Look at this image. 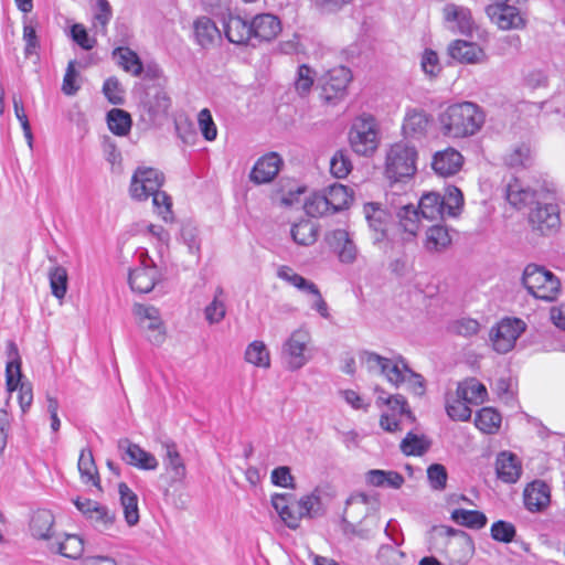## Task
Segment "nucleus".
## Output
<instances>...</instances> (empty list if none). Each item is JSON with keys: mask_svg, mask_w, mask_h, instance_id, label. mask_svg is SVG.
Listing matches in <instances>:
<instances>
[{"mask_svg": "<svg viewBox=\"0 0 565 565\" xmlns=\"http://www.w3.org/2000/svg\"><path fill=\"white\" fill-rule=\"evenodd\" d=\"M361 361L369 372L383 375L393 386L405 384L416 395L424 394V377L414 372L403 356L388 359L374 352H364Z\"/></svg>", "mask_w": 565, "mask_h": 565, "instance_id": "f257e3e1", "label": "nucleus"}, {"mask_svg": "<svg viewBox=\"0 0 565 565\" xmlns=\"http://www.w3.org/2000/svg\"><path fill=\"white\" fill-rule=\"evenodd\" d=\"M484 113L475 103L450 105L439 116L441 131L450 138H465L477 134L484 124Z\"/></svg>", "mask_w": 565, "mask_h": 565, "instance_id": "f03ea898", "label": "nucleus"}, {"mask_svg": "<svg viewBox=\"0 0 565 565\" xmlns=\"http://www.w3.org/2000/svg\"><path fill=\"white\" fill-rule=\"evenodd\" d=\"M380 126L371 114L355 117L349 130V143L359 156L371 157L380 145Z\"/></svg>", "mask_w": 565, "mask_h": 565, "instance_id": "7ed1b4c3", "label": "nucleus"}, {"mask_svg": "<svg viewBox=\"0 0 565 565\" xmlns=\"http://www.w3.org/2000/svg\"><path fill=\"white\" fill-rule=\"evenodd\" d=\"M522 285L536 299L553 301L561 291L559 279L543 266L529 264L522 275Z\"/></svg>", "mask_w": 565, "mask_h": 565, "instance_id": "20e7f679", "label": "nucleus"}, {"mask_svg": "<svg viewBox=\"0 0 565 565\" xmlns=\"http://www.w3.org/2000/svg\"><path fill=\"white\" fill-rule=\"evenodd\" d=\"M417 151L405 142L392 145L386 153L385 174L393 182L412 178L416 172Z\"/></svg>", "mask_w": 565, "mask_h": 565, "instance_id": "39448f33", "label": "nucleus"}, {"mask_svg": "<svg viewBox=\"0 0 565 565\" xmlns=\"http://www.w3.org/2000/svg\"><path fill=\"white\" fill-rule=\"evenodd\" d=\"M311 335L306 329H297L286 339L281 347V358L289 371L303 367L311 359Z\"/></svg>", "mask_w": 565, "mask_h": 565, "instance_id": "423d86ee", "label": "nucleus"}, {"mask_svg": "<svg viewBox=\"0 0 565 565\" xmlns=\"http://www.w3.org/2000/svg\"><path fill=\"white\" fill-rule=\"evenodd\" d=\"M277 277L307 295L311 301V309L316 310L322 318H330L328 303L313 281L295 273L289 266H280L277 269Z\"/></svg>", "mask_w": 565, "mask_h": 565, "instance_id": "0eeeda50", "label": "nucleus"}, {"mask_svg": "<svg viewBox=\"0 0 565 565\" xmlns=\"http://www.w3.org/2000/svg\"><path fill=\"white\" fill-rule=\"evenodd\" d=\"M140 265L130 270L128 282L135 292L148 294L160 281L161 274L146 250L139 253Z\"/></svg>", "mask_w": 565, "mask_h": 565, "instance_id": "6e6552de", "label": "nucleus"}, {"mask_svg": "<svg viewBox=\"0 0 565 565\" xmlns=\"http://www.w3.org/2000/svg\"><path fill=\"white\" fill-rule=\"evenodd\" d=\"M163 174L153 168H138L130 182V194L135 200L143 201L157 193L163 184Z\"/></svg>", "mask_w": 565, "mask_h": 565, "instance_id": "1a4fd4ad", "label": "nucleus"}, {"mask_svg": "<svg viewBox=\"0 0 565 565\" xmlns=\"http://www.w3.org/2000/svg\"><path fill=\"white\" fill-rule=\"evenodd\" d=\"M524 330L525 323L521 319H503L491 330L490 338L493 349L499 353L511 351Z\"/></svg>", "mask_w": 565, "mask_h": 565, "instance_id": "9d476101", "label": "nucleus"}, {"mask_svg": "<svg viewBox=\"0 0 565 565\" xmlns=\"http://www.w3.org/2000/svg\"><path fill=\"white\" fill-rule=\"evenodd\" d=\"M74 504L99 532L110 530L115 523V513L97 501L77 498Z\"/></svg>", "mask_w": 565, "mask_h": 565, "instance_id": "9b49d317", "label": "nucleus"}, {"mask_svg": "<svg viewBox=\"0 0 565 565\" xmlns=\"http://www.w3.org/2000/svg\"><path fill=\"white\" fill-rule=\"evenodd\" d=\"M351 81L352 73L345 66H338L328 71L321 78L322 97L327 102L342 98Z\"/></svg>", "mask_w": 565, "mask_h": 565, "instance_id": "f8f14e48", "label": "nucleus"}, {"mask_svg": "<svg viewBox=\"0 0 565 565\" xmlns=\"http://www.w3.org/2000/svg\"><path fill=\"white\" fill-rule=\"evenodd\" d=\"M120 458L128 465L141 470H156L159 466L157 458L149 451L142 449L139 445L131 443L127 438L118 441Z\"/></svg>", "mask_w": 565, "mask_h": 565, "instance_id": "ddd939ff", "label": "nucleus"}, {"mask_svg": "<svg viewBox=\"0 0 565 565\" xmlns=\"http://www.w3.org/2000/svg\"><path fill=\"white\" fill-rule=\"evenodd\" d=\"M327 242L331 249L337 254L342 264H353L359 256L352 234L344 228H338L327 235Z\"/></svg>", "mask_w": 565, "mask_h": 565, "instance_id": "4468645a", "label": "nucleus"}, {"mask_svg": "<svg viewBox=\"0 0 565 565\" xmlns=\"http://www.w3.org/2000/svg\"><path fill=\"white\" fill-rule=\"evenodd\" d=\"M533 230L543 235L554 233L561 225L558 206L555 204H540L529 215Z\"/></svg>", "mask_w": 565, "mask_h": 565, "instance_id": "2eb2a0df", "label": "nucleus"}, {"mask_svg": "<svg viewBox=\"0 0 565 565\" xmlns=\"http://www.w3.org/2000/svg\"><path fill=\"white\" fill-rule=\"evenodd\" d=\"M252 46H257L263 42H270L281 32L279 19L270 13L256 15L252 21Z\"/></svg>", "mask_w": 565, "mask_h": 565, "instance_id": "dca6fc26", "label": "nucleus"}, {"mask_svg": "<svg viewBox=\"0 0 565 565\" xmlns=\"http://www.w3.org/2000/svg\"><path fill=\"white\" fill-rule=\"evenodd\" d=\"M523 4H489L487 8L488 15L502 30L519 29L524 25L521 15V7Z\"/></svg>", "mask_w": 565, "mask_h": 565, "instance_id": "f3484780", "label": "nucleus"}, {"mask_svg": "<svg viewBox=\"0 0 565 565\" xmlns=\"http://www.w3.org/2000/svg\"><path fill=\"white\" fill-rule=\"evenodd\" d=\"M135 315L141 328L152 333L149 334L151 342L159 344L164 340V329L159 309L153 306L138 305L135 308Z\"/></svg>", "mask_w": 565, "mask_h": 565, "instance_id": "a211bd4d", "label": "nucleus"}, {"mask_svg": "<svg viewBox=\"0 0 565 565\" xmlns=\"http://www.w3.org/2000/svg\"><path fill=\"white\" fill-rule=\"evenodd\" d=\"M166 454L162 458L164 471L169 478V484L182 483L186 478L185 462L173 441L163 444Z\"/></svg>", "mask_w": 565, "mask_h": 565, "instance_id": "6ab92c4d", "label": "nucleus"}, {"mask_svg": "<svg viewBox=\"0 0 565 565\" xmlns=\"http://www.w3.org/2000/svg\"><path fill=\"white\" fill-rule=\"evenodd\" d=\"M449 55L462 64H481L488 58L484 50L477 43L455 40L448 46Z\"/></svg>", "mask_w": 565, "mask_h": 565, "instance_id": "aec40b11", "label": "nucleus"}, {"mask_svg": "<svg viewBox=\"0 0 565 565\" xmlns=\"http://www.w3.org/2000/svg\"><path fill=\"white\" fill-rule=\"evenodd\" d=\"M282 160L276 152L259 158L254 164L249 178L256 184L268 183L278 174Z\"/></svg>", "mask_w": 565, "mask_h": 565, "instance_id": "412c9836", "label": "nucleus"}, {"mask_svg": "<svg viewBox=\"0 0 565 565\" xmlns=\"http://www.w3.org/2000/svg\"><path fill=\"white\" fill-rule=\"evenodd\" d=\"M463 164V157L454 148L437 151L433 157L431 167L440 177H451L458 173Z\"/></svg>", "mask_w": 565, "mask_h": 565, "instance_id": "4be33fe9", "label": "nucleus"}, {"mask_svg": "<svg viewBox=\"0 0 565 565\" xmlns=\"http://www.w3.org/2000/svg\"><path fill=\"white\" fill-rule=\"evenodd\" d=\"M534 161L535 151L529 142L514 143L503 156L504 164L513 170L529 169Z\"/></svg>", "mask_w": 565, "mask_h": 565, "instance_id": "5701e85b", "label": "nucleus"}, {"mask_svg": "<svg viewBox=\"0 0 565 565\" xmlns=\"http://www.w3.org/2000/svg\"><path fill=\"white\" fill-rule=\"evenodd\" d=\"M524 505L531 512L543 511L551 501L550 487L542 480H535L524 489Z\"/></svg>", "mask_w": 565, "mask_h": 565, "instance_id": "b1692460", "label": "nucleus"}, {"mask_svg": "<svg viewBox=\"0 0 565 565\" xmlns=\"http://www.w3.org/2000/svg\"><path fill=\"white\" fill-rule=\"evenodd\" d=\"M224 33L227 40L234 44L252 45V22L238 15L228 17L224 23Z\"/></svg>", "mask_w": 565, "mask_h": 565, "instance_id": "393cba45", "label": "nucleus"}, {"mask_svg": "<svg viewBox=\"0 0 565 565\" xmlns=\"http://www.w3.org/2000/svg\"><path fill=\"white\" fill-rule=\"evenodd\" d=\"M444 18L450 29L462 34H468L473 29V20L468 8L448 3L444 8Z\"/></svg>", "mask_w": 565, "mask_h": 565, "instance_id": "a878e982", "label": "nucleus"}, {"mask_svg": "<svg viewBox=\"0 0 565 565\" xmlns=\"http://www.w3.org/2000/svg\"><path fill=\"white\" fill-rule=\"evenodd\" d=\"M53 526L54 515L50 510L40 509L33 512L29 524V530L32 537L36 540L49 541V543L53 542Z\"/></svg>", "mask_w": 565, "mask_h": 565, "instance_id": "bb28decb", "label": "nucleus"}, {"mask_svg": "<svg viewBox=\"0 0 565 565\" xmlns=\"http://www.w3.org/2000/svg\"><path fill=\"white\" fill-rule=\"evenodd\" d=\"M429 124L430 117L425 110L408 109L402 126L403 134L407 138H420L426 135Z\"/></svg>", "mask_w": 565, "mask_h": 565, "instance_id": "cd10ccee", "label": "nucleus"}, {"mask_svg": "<svg viewBox=\"0 0 565 565\" xmlns=\"http://www.w3.org/2000/svg\"><path fill=\"white\" fill-rule=\"evenodd\" d=\"M495 470L500 480L507 483H514L521 477L522 467L514 454L502 451L497 457Z\"/></svg>", "mask_w": 565, "mask_h": 565, "instance_id": "c85d7f7f", "label": "nucleus"}, {"mask_svg": "<svg viewBox=\"0 0 565 565\" xmlns=\"http://www.w3.org/2000/svg\"><path fill=\"white\" fill-rule=\"evenodd\" d=\"M292 497L290 494H274L271 497V504L275 511L278 513L281 521L289 529H297L299 526L301 515L297 509V502L290 504L289 500Z\"/></svg>", "mask_w": 565, "mask_h": 565, "instance_id": "c756f323", "label": "nucleus"}, {"mask_svg": "<svg viewBox=\"0 0 565 565\" xmlns=\"http://www.w3.org/2000/svg\"><path fill=\"white\" fill-rule=\"evenodd\" d=\"M198 44L204 49L212 46L221 40V32L216 24L207 17L198 18L193 24Z\"/></svg>", "mask_w": 565, "mask_h": 565, "instance_id": "7c9ffc66", "label": "nucleus"}, {"mask_svg": "<svg viewBox=\"0 0 565 565\" xmlns=\"http://www.w3.org/2000/svg\"><path fill=\"white\" fill-rule=\"evenodd\" d=\"M364 214L370 228L375 232V242H380L386 236L388 231V214L374 203H367L364 206Z\"/></svg>", "mask_w": 565, "mask_h": 565, "instance_id": "2f4dec72", "label": "nucleus"}, {"mask_svg": "<svg viewBox=\"0 0 565 565\" xmlns=\"http://www.w3.org/2000/svg\"><path fill=\"white\" fill-rule=\"evenodd\" d=\"M456 393L471 405L482 404L488 395L486 386L475 377L460 382Z\"/></svg>", "mask_w": 565, "mask_h": 565, "instance_id": "473e14b6", "label": "nucleus"}, {"mask_svg": "<svg viewBox=\"0 0 565 565\" xmlns=\"http://www.w3.org/2000/svg\"><path fill=\"white\" fill-rule=\"evenodd\" d=\"M49 548L64 557L76 559L81 557L84 552V543L79 536L66 534L63 540L57 539L54 542H50Z\"/></svg>", "mask_w": 565, "mask_h": 565, "instance_id": "72a5a7b5", "label": "nucleus"}, {"mask_svg": "<svg viewBox=\"0 0 565 565\" xmlns=\"http://www.w3.org/2000/svg\"><path fill=\"white\" fill-rule=\"evenodd\" d=\"M118 492L125 520L129 526H134L139 522L138 497L125 482L119 483Z\"/></svg>", "mask_w": 565, "mask_h": 565, "instance_id": "f704fd0d", "label": "nucleus"}, {"mask_svg": "<svg viewBox=\"0 0 565 565\" xmlns=\"http://www.w3.org/2000/svg\"><path fill=\"white\" fill-rule=\"evenodd\" d=\"M145 105L154 119L168 114L171 106V99L166 90L160 87H154L147 93V100Z\"/></svg>", "mask_w": 565, "mask_h": 565, "instance_id": "c9c22d12", "label": "nucleus"}, {"mask_svg": "<svg viewBox=\"0 0 565 565\" xmlns=\"http://www.w3.org/2000/svg\"><path fill=\"white\" fill-rule=\"evenodd\" d=\"M505 195L509 203L518 209L530 205L535 201V192L530 188H524L518 179L507 185Z\"/></svg>", "mask_w": 565, "mask_h": 565, "instance_id": "e433bc0d", "label": "nucleus"}, {"mask_svg": "<svg viewBox=\"0 0 565 565\" xmlns=\"http://www.w3.org/2000/svg\"><path fill=\"white\" fill-rule=\"evenodd\" d=\"M324 194L332 213L347 209L353 200V194L350 189L343 184L334 183L330 185Z\"/></svg>", "mask_w": 565, "mask_h": 565, "instance_id": "4c0bfd02", "label": "nucleus"}, {"mask_svg": "<svg viewBox=\"0 0 565 565\" xmlns=\"http://www.w3.org/2000/svg\"><path fill=\"white\" fill-rule=\"evenodd\" d=\"M244 360L256 367H270V352L266 344L259 340H255L246 347Z\"/></svg>", "mask_w": 565, "mask_h": 565, "instance_id": "58836bf2", "label": "nucleus"}, {"mask_svg": "<svg viewBox=\"0 0 565 565\" xmlns=\"http://www.w3.org/2000/svg\"><path fill=\"white\" fill-rule=\"evenodd\" d=\"M419 212L427 220H438L446 217L443 207V198L439 193L430 192L424 194L418 204Z\"/></svg>", "mask_w": 565, "mask_h": 565, "instance_id": "ea45409f", "label": "nucleus"}, {"mask_svg": "<svg viewBox=\"0 0 565 565\" xmlns=\"http://www.w3.org/2000/svg\"><path fill=\"white\" fill-rule=\"evenodd\" d=\"M451 243L448 230L441 225H434L426 232L425 248L429 253H440Z\"/></svg>", "mask_w": 565, "mask_h": 565, "instance_id": "a19ab883", "label": "nucleus"}, {"mask_svg": "<svg viewBox=\"0 0 565 565\" xmlns=\"http://www.w3.org/2000/svg\"><path fill=\"white\" fill-rule=\"evenodd\" d=\"M297 509L302 518H316L322 515L324 512L321 490L315 489L310 494L302 497L297 501Z\"/></svg>", "mask_w": 565, "mask_h": 565, "instance_id": "79ce46f5", "label": "nucleus"}, {"mask_svg": "<svg viewBox=\"0 0 565 565\" xmlns=\"http://www.w3.org/2000/svg\"><path fill=\"white\" fill-rule=\"evenodd\" d=\"M451 520L461 526L479 530L487 524L484 513L477 510L456 509L451 512Z\"/></svg>", "mask_w": 565, "mask_h": 565, "instance_id": "37998d69", "label": "nucleus"}, {"mask_svg": "<svg viewBox=\"0 0 565 565\" xmlns=\"http://www.w3.org/2000/svg\"><path fill=\"white\" fill-rule=\"evenodd\" d=\"M446 412L454 420L467 422L471 417L469 403L458 396V393H448L446 395Z\"/></svg>", "mask_w": 565, "mask_h": 565, "instance_id": "c03bdc74", "label": "nucleus"}, {"mask_svg": "<svg viewBox=\"0 0 565 565\" xmlns=\"http://www.w3.org/2000/svg\"><path fill=\"white\" fill-rule=\"evenodd\" d=\"M226 315L225 294L222 287H217L213 300L205 307L204 317L210 324L220 323Z\"/></svg>", "mask_w": 565, "mask_h": 565, "instance_id": "a18cd8bd", "label": "nucleus"}, {"mask_svg": "<svg viewBox=\"0 0 565 565\" xmlns=\"http://www.w3.org/2000/svg\"><path fill=\"white\" fill-rule=\"evenodd\" d=\"M292 239L303 246L312 245L318 238V227L310 220H302L291 227Z\"/></svg>", "mask_w": 565, "mask_h": 565, "instance_id": "49530a36", "label": "nucleus"}, {"mask_svg": "<svg viewBox=\"0 0 565 565\" xmlns=\"http://www.w3.org/2000/svg\"><path fill=\"white\" fill-rule=\"evenodd\" d=\"M501 415L492 407H483L477 413L475 425L484 434H495L501 426Z\"/></svg>", "mask_w": 565, "mask_h": 565, "instance_id": "de8ad7c7", "label": "nucleus"}, {"mask_svg": "<svg viewBox=\"0 0 565 565\" xmlns=\"http://www.w3.org/2000/svg\"><path fill=\"white\" fill-rule=\"evenodd\" d=\"M113 55L126 72L131 73L134 76H139L142 73V63L139 56L130 49L117 47L114 50Z\"/></svg>", "mask_w": 565, "mask_h": 565, "instance_id": "09e8293b", "label": "nucleus"}, {"mask_svg": "<svg viewBox=\"0 0 565 565\" xmlns=\"http://www.w3.org/2000/svg\"><path fill=\"white\" fill-rule=\"evenodd\" d=\"M399 447L406 456H422L429 449L430 441L424 435L408 433Z\"/></svg>", "mask_w": 565, "mask_h": 565, "instance_id": "8fccbe9b", "label": "nucleus"}, {"mask_svg": "<svg viewBox=\"0 0 565 565\" xmlns=\"http://www.w3.org/2000/svg\"><path fill=\"white\" fill-rule=\"evenodd\" d=\"M107 122L110 131L117 136H126L131 128L130 115L119 108H114L108 111Z\"/></svg>", "mask_w": 565, "mask_h": 565, "instance_id": "3c124183", "label": "nucleus"}, {"mask_svg": "<svg viewBox=\"0 0 565 565\" xmlns=\"http://www.w3.org/2000/svg\"><path fill=\"white\" fill-rule=\"evenodd\" d=\"M49 280L52 295L60 300L63 299L67 291V270L60 265H54L49 270Z\"/></svg>", "mask_w": 565, "mask_h": 565, "instance_id": "603ef678", "label": "nucleus"}, {"mask_svg": "<svg viewBox=\"0 0 565 565\" xmlns=\"http://www.w3.org/2000/svg\"><path fill=\"white\" fill-rule=\"evenodd\" d=\"M77 466L84 482L99 486L98 472L90 450L83 449L81 451Z\"/></svg>", "mask_w": 565, "mask_h": 565, "instance_id": "864d4df0", "label": "nucleus"}, {"mask_svg": "<svg viewBox=\"0 0 565 565\" xmlns=\"http://www.w3.org/2000/svg\"><path fill=\"white\" fill-rule=\"evenodd\" d=\"M316 78V72L306 64L299 65L296 77L294 81V87L297 94L301 97H306L311 92Z\"/></svg>", "mask_w": 565, "mask_h": 565, "instance_id": "5fc2aeb1", "label": "nucleus"}, {"mask_svg": "<svg viewBox=\"0 0 565 565\" xmlns=\"http://www.w3.org/2000/svg\"><path fill=\"white\" fill-rule=\"evenodd\" d=\"M10 350L14 354V359L7 363L6 367V384L9 392L18 390L21 383V361L18 356V349L14 343H10Z\"/></svg>", "mask_w": 565, "mask_h": 565, "instance_id": "6e6d98bb", "label": "nucleus"}, {"mask_svg": "<svg viewBox=\"0 0 565 565\" xmlns=\"http://www.w3.org/2000/svg\"><path fill=\"white\" fill-rule=\"evenodd\" d=\"M305 211L311 217L333 214L324 192H318L310 195L305 202Z\"/></svg>", "mask_w": 565, "mask_h": 565, "instance_id": "4d7b16f0", "label": "nucleus"}, {"mask_svg": "<svg viewBox=\"0 0 565 565\" xmlns=\"http://www.w3.org/2000/svg\"><path fill=\"white\" fill-rule=\"evenodd\" d=\"M399 225L405 233L416 235L418 231V211L412 205H403L398 212Z\"/></svg>", "mask_w": 565, "mask_h": 565, "instance_id": "13d9d810", "label": "nucleus"}, {"mask_svg": "<svg viewBox=\"0 0 565 565\" xmlns=\"http://www.w3.org/2000/svg\"><path fill=\"white\" fill-rule=\"evenodd\" d=\"M377 403L387 405L393 412V414H396L399 417H406L411 422L415 420V417L413 416L412 412L407 408L405 397L401 394L391 395L388 397L380 395L377 397Z\"/></svg>", "mask_w": 565, "mask_h": 565, "instance_id": "bf43d9fd", "label": "nucleus"}, {"mask_svg": "<svg viewBox=\"0 0 565 565\" xmlns=\"http://www.w3.org/2000/svg\"><path fill=\"white\" fill-rule=\"evenodd\" d=\"M443 198V207L446 216H456L463 204V195L461 191L456 186L447 189Z\"/></svg>", "mask_w": 565, "mask_h": 565, "instance_id": "052dcab7", "label": "nucleus"}, {"mask_svg": "<svg viewBox=\"0 0 565 565\" xmlns=\"http://www.w3.org/2000/svg\"><path fill=\"white\" fill-rule=\"evenodd\" d=\"M94 26L100 28L103 34L106 33L107 24L113 18V9L108 0H95Z\"/></svg>", "mask_w": 565, "mask_h": 565, "instance_id": "680f3d73", "label": "nucleus"}, {"mask_svg": "<svg viewBox=\"0 0 565 565\" xmlns=\"http://www.w3.org/2000/svg\"><path fill=\"white\" fill-rule=\"evenodd\" d=\"M352 170L349 157L341 150L337 151L330 160V172L338 179L345 178Z\"/></svg>", "mask_w": 565, "mask_h": 565, "instance_id": "e2e57ef3", "label": "nucleus"}, {"mask_svg": "<svg viewBox=\"0 0 565 565\" xmlns=\"http://www.w3.org/2000/svg\"><path fill=\"white\" fill-rule=\"evenodd\" d=\"M516 535L515 526L507 521H497L491 525V537L502 543H511Z\"/></svg>", "mask_w": 565, "mask_h": 565, "instance_id": "0e129e2a", "label": "nucleus"}, {"mask_svg": "<svg viewBox=\"0 0 565 565\" xmlns=\"http://www.w3.org/2000/svg\"><path fill=\"white\" fill-rule=\"evenodd\" d=\"M152 203L157 210V213L162 217L163 221H172V200L164 191H158L152 195Z\"/></svg>", "mask_w": 565, "mask_h": 565, "instance_id": "69168bd1", "label": "nucleus"}, {"mask_svg": "<svg viewBox=\"0 0 565 565\" xmlns=\"http://www.w3.org/2000/svg\"><path fill=\"white\" fill-rule=\"evenodd\" d=\"M480 324L477 320L462 318L451 322L449 330L451 333L462 337H472L479 332Z\"/></svg>", "mask_w": 565, "mask_h": 565, "instance_id": "338daca9", "label": "nucleus"}, {"mask_svg": "<svg viewBox=\"0 0 565 565\" xmlns=\"http://www.w3.org/2000/svg\"><path fill=\"white\" fill-rule=\"evenodd\" d=\"M103 93L107 100L114 105H121L125 100L124 89L119 81L115 77H109L105 81Z\"/></svg>", "mask_w": 565, "mask_h": 565, "instance_id": "774afa93", "label": "nucleus"}]
</instances>
